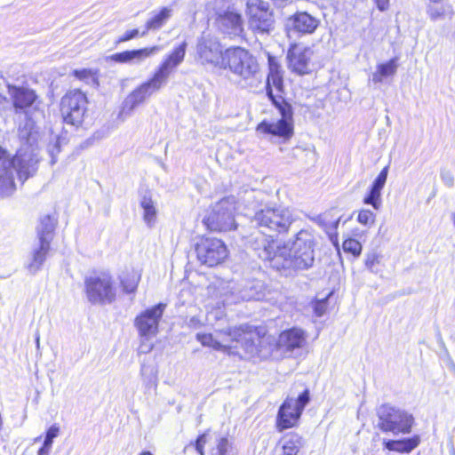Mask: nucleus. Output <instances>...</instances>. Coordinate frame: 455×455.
Returning <instances> with one entry per match:
<instances>
[{"label":"nucleus","instance_id":"nucleus-1","mask_svg":"<svg viewBox=\"0 0 455 455\" xmlns=\"http://www.w3.org/2000/svg\"><path fill=\"white\" fill-rule=\"evenodd\" d=\"M251 224L264 235L261 237L251 236L250 243L258 256L263 260H273L277 258L273 253L274 237L288 233L294 221L291 210L283 206H265L257 210L251 218Z\"/></svg>","mask_w":455,"mask_h":455},{"label":"nucleus","instance_id":"nucleus-2","mask_svg":"<svg viewBox=\"0 0 455 455\" xmlns=\"http://www.w3.org/2000/svg\"><path fill=\"white\" fill-rule=\"evenodd\" d=\"M20 138L26 140L16 155L0 162V196H11L15 190L13 172L23 183L37 171L40 161L37 147L35 146L36 137L27 129L20 131Z\"/></svg>","mask_w":455,"mask_h":455},{"label":"nucleus","instance_id":"nucleus-3","mask_svg":"<svg viewBox=\"0 0 455 455\" xmlns=\"http://www.w3.org/2000/svg\"><path fill=\"white\" fill-rule=\"evenodd\" d=\"M187 47L186 41L174 47L172 52L165 56L152 77L134 89L125 98L119 114L121 118L124 119L129 116L139 105L167 84L171 74L183 62Z\"/></svg>","mask_w":455,"mask_h":455},{"label":"nucleus","instance_id":"nucleus-4","mask_svg":"<svg viewBox=\"0 0 455 455\" xmlns=\"http://www.w3.org/2000/svg\"><path fill=\"white\" fill-rule=\"evenodd\" d=\"M288 258L285 264L297 270H305L313 267L316 240L314 233L308 229L299 231L291 242H288Z\"/></svg>","mask_w":455,"mask_h":455},{"label":"nucleus","instance_id":"nucleus-5","mask_svg":"<svg viewBox=\"0 0 455 455\" xmlns=\"http://www.w3.org/2000/svg\"><path fill=\"white\" fill-rule=\"evenodd\" d=\"M378 427L383 432H391L394 435H406L411 433L414 424L412 414L404 410L382 404L377 410Z\"/></svg>","mask_w":455,"mask_h":455},{"label":"nucleus","instance_id":"nucleus-6","mask_svg":"<svg viewBox=\"0 0 455 455\" xmlns=\"http://www.w3.org/2000/svg\"><path fill=\"white\" fill-rule=\"evenodd\" d=\"M165 307V304L159 303L136 316L134 325L142 339L140 345L142 353H148L152 350L153 344H148L147 342L150 341L158 333L159 321L164 315Z\"/></svg>","mask_w":455,"mask_h":455},{"label":"nucleus","instance_id":"nucleus-7","mask_svg":"<svg viewBox=\"0 0 455 455\" xmlns=\"http://www.w3.org/2000/svg\"><path fill=\"white\" fill-rule=\"evenodd\" d=\"M225 51L219 38L209 32H203L197 38L196 60L203 66L220 68L225 65Z\"/></svg>","mask_w":455,"mask_h":455},{"label":"nucleus","instance_id":"nucleus-8","mask_svg":"<svg viewBox=\"0 0 455 455\" xmlns=\"http://www.w3.org/2000/svg\"><path fill=\"white\" fill-rule=\"evenodd\" d=\"M86 297L94 305H107L115 301L116 291L110 275L102 273L85 278Z\"/></svg>","mask_w":455,"mask_h":455},{"label":"nucleus","instance_id":"nucleus-9","mask_svg":"<svg viewBox=\"0 0 455 455\" xmlns=\"http://www.w3.org/2000/svg\"><path fill=\"white\" fill-rule=\"evenodd\" d=\"M235 210L234 198H223L212 207L204 222L212 231L227 232L235 229Z\"/></svg>","mask_w":455,"mask_h":455},{"label":"nucleus","instance_id":"nucleus-10","mask_svg":"<svg viewBox=\"0 0 455 455\" xmlns=\"http://www.w3.org/2000/svg\"><path fill=\"white\" fill-rule=\"evenodd\" d=\"M310 401L308 389L304 390L298 398L287 397L279 407L276 416V428L279 432L297 426L301 414Z\"/></svg>","mask_w":455,"mask_h":455},{"label":"nucleus","instance_id":"nucleus-11","mask_svg":"<svg viewBox=\"0 0 455 455\" xmlns=\"http://www.w3.org/2000/svg\"><path fill=\"white\" fill-rule=\"evenodd\" d=\"M225 65L223 69L228 68L235 75L243 79H249L258 69L256 60L245 49L241 47H231L225 51Z\"/></svg>","mask_w":455,"mask_h":455},{"label":"nucleus","instance_id":"nucleus-12","mask_svg":"<svg viewBox=\"0 0 455 455\" xmlns=\"http://www.w3.org/2000/svg\"><path fill=\"white\" fill-rule=\"evenodd\" d=\"M274 106L278 109L282 118L276 123L263 121L258 124L257 131L283 139H290L293 135L291 106L284 99L280 98L274 100Z\"/></svg>","mask_w":455,"mask_h":455},{"label":"nucleus","instance_id":"nucleus-13","mask_svg":"<svg viewBox=\"0 0 455 455\" xmlns=\"http://www.w3.org/2000/svg\"><path fill=\"white\" fill-rule=\"evenodd\" d=\"M87 108L86 95L80 90L68 92L61 99L60 112L67 124L78 127Z\"/></svg>","mask_w":455,"mask_h":455},{"label":"nucleus","instance_id":"nucleus-14","mask_svg":"<svg viewBox=\"0 0 455 455\" xmlns=\"http://www.w3.org/2000/svg\"><path fill=\"white\" fill-rule=\"evenodd\" d=\"M246 13L250 28L259 34L274 29V19L269 5L262 0H247Z\"/></svg>","mask_w":455,"mask_h":455},{"label":"nucleus","instance_id":"nucleus-15","mask_svg":"<svg viewBox=\"0 0 455 455\" xmlns=\"http://www.w3.org/2000/svg\"><path fill=\"white\" fill-rule=\"evenodd\" d=\"M245 329H247V326L228 329L221 341L214 339L212 334L210 333H197L196 339L203 346L230 354L234 353L232 350L236 349L239 343L242 344L248 340Z\"/></svg>","mask_w":455,"mask_h":455},{"label":"nucleus","instance_id":"nucleus-16","mask_svg":"<svg viewBox=\"0 0 455 455\" xmlns=\"http://www.w3.org/2000/svg\"><path fill=\"white\" fill-rule=\"evenodd\" d=\"M196 251L198 260L208 267L217 266L228 257L227 246L217 238L201 239L196 244Z\"/></svg>","mask_w":455,"mask_h":455},{"label":"nucleus","instance_id":"nucleus-17","mask_svg":"<svg viewBox=\"0 0 455 455\" xmlns=\"http://www.w3.org/2000/svg\"><path fill=\"white\" fill-rule=\"evenodd\" d=\"M214 26L220 33L231 38L242 36L243 33V20L241 13L230 7L216 13Z\"/></svg>","mask_w":455,"mask_h":455},{"label":"nucleus","instance_id":"nucleus-18","mask_svg":"<svg viewBox=\"0 0 455 455\" xmlns=\"http://www.w3.org/2000/svg\"><path fill=\"white\" fill-rule=\"evenodd\" d=\"M318 26L319 20L305 12H296L285 22V29L289 37L312 34Z\"/></svg>","mask_w":455,"mask_h":455},{"label":"nucleus","instance_id":"nucleus-19","mask_svg":"<svg viewBox=\"0 0 455 455\" xmlns=\"http://www.w3.org/2000/svg\"><path fill=\"white\" fill-rule=\"evenodd\" d=\"M8 93L12 99L16 114H28L37 100L36 92L23 86L8 85Z\"/></svg>","mask_w":455,"mask_h":455},{"label":"nucleus","instance_id":"nucleus-20","mask_svg":"<svg viewBox=\"0 0 455 455\" xmlns=\"http://www.w3.org/2000/svg\"><path fill=\"white\" fill-rule=\"evenodd\" d=\"M312 51L309 48L299 45L291 46L287 53L289 68L299 75L310 72V60Z\"/></svg>","mask_w":455,"mask_h":455},{"label":"nucleus","instance_id":"nucleus-21","mask_svg":"<svg viewBox=\"0 0 455 455\" xmlns=\"http://www.w3.org/2000/svg\"><path fill=\"white\" fill-rule=\"evenodd\" d=\"M237 296L243 300H261L267 295V286L261 280H242L235 288Z\"/></svg>","mask_w":455,"mask_h":455},{"label":"nucleus","instance_id":"nucleus-22","mask_svg":"<svg viewBox=\"0 0 455 455\" xmlns=\"http://www.w3.org/2000/svg\"><path fill=\"white\" fill-rule=\"evenodd\" d=\"M267 94L274 104V100L283 99L281 95L283 89V76L280 66L269 59V73L267 78Z\"/></svg>","mask_w":455,"mask_h":455},{"label":"nucleus","instance_id":"nucleus-23","mask_svg":"<svg viewBox=\"0 0 455 455\" xmlns=\"http://www.w3.org/2000/svg\"><path fill=\"white\" fill-rule=\"evenodd\" d=\"M306 341L305 332L299 328L286 330L279 335L277 347L283 352H292L300 348Z\"/></svg>","mask_w":455,"mask_h":455},{"label":"nucleus","instance_id":"nucleus-24","mask_svg":"<svg viewBox=\"0 0 455 455\" xmlns=\"http://www.w3.org/2000/svg\"><path fill=\"white\" fill-rule=\"evenodd\" d=\"M160 50V46H153L149 48L124 51L111 55L110 59L119 63H140L145 59L158 52Z\"/></svg>","mask_w":455,"mask_h":455},{"label":"nucleus","instance_id":"nucleus-25","mask_svg":"<svg viewBox=\"0 0 455 455\" xmlns=\"http://www.w3.org/2000/svg\"><path fill=\"white\" fill-rule=\"evenodd\" d=\"M388 169L389 167L386 166L381 170L371 186L369 193L363 198V203L371 205L375 210H379L381 206V191L387 179Z\"/></svg>","mask_w":455,"mask_h":455},{"label":"nucleus","instance_id":"nucleus-26","mask_svg":"<svg viewBox=\"0 0 455 455\" xmlns=\"http://www.w3.org/2000/svg\"><path fill=\"white\" fill-rule=\"evenodd\" d=\"M50 249L51 243L47 242H37L31 251V258L27 265V267L30 273L36 274L38 270L41 269L47 258V255L49 254Z\"/></svg>","mask_w":455,"mask_h":455},{"label":"nucleus","instance_id":"nucleus-27","mask_svg":"<svg viewBox=\"0 0 455 455\" xmlns=\"http://www.w3.org/2000/svg\"><path fill=\"white\" fill-rule=\"evenodd\" d=\"M140 205L143 210V220L148 228L155 226L157 219L156 203L153 200L149 192L145 193L140 201Z\"/></svg>","mask_w":455,"mask_h":455},{"label":"nucleus","instance_id":"nucleus-28","mask_svg":"<svg viewBox=\"0 0 455 455\" xmlns=\"http://www.w3.org/2000/svg\"><path fill=\"white\" fill-rule=\"evenodd\" d=\"M420 443L419 435H416L410 438H403L401 440H387L384 441L383 444L388 451H397L401 453H409Z\"/></svg>","mask_w":455,"mask_h":455},{"label":"nucleus","instance_id":"nucleus-29","mask_svg":"<svg viewBox=\"0 0 455 455\" xmlns=\"http://www.w3.org/2000/svg\"><path fill=\"white\" fill-rule=\"evenodd\" d=\"M398 68V58L395 57L385 63L377 65L376 71L371 75L373 84H380L385 78L394 76Z\"/></svg>","mask_w":455,"mask_h":455},{"label":"nucleus","instance_id":"nucleus-30","mask_svg":"<svg viewBox=\"0 0 455 455\" xmlns=\"http://www.w3.org/2000/svg\"><path fill=\"white\" fill-rule=\"evenodd\" d=\"M57 220L51 215L43 216L40 223L36 228L37 238L40 242H47L51 243L53 239Z\"/></svg>","mask_w":455,"mask_h":455},{"label":"nucleus","instance_id":"nucleus-31","mask_svg":"<svg viewBox=\"0 0 455 455\" xmlns=\"http://www.w3.org/2000/svg\"><path fill=\"white\" fill-rule=\"evenodd\" d=\"M158 370L155 364L142 363L140 368V376L146 392L156 390L158 383Z\"/></svg>","mask_w":455,"mask_h":455},{"label":"nucleus","instance_id":"nucleus-32","mask_svg":"<svg viewBox=\"0 0 455 455\" xmlns=\"http://www.w3.org/2000/svg\"><path fill=\"white\" fill-rule=\"evenodd\" d=\"M172 16V9L169 7H163L161 11L157 13H155L147 22H146V30L142 32L141 36L147 35L149 30H158L160 29L166 21Z\"/></svg>","mask_w":455,"mask_h":455},{"label":"nucleus","instance_id":"nucleus-33","mask_svg":"<svg viewBox=\"0 0 455 455\" xmlns=\"http://www.w3.org/2000/svg\"><path fill=\"white\" fill-rule=\"evenodd\" d=\"M302 446V437L296 433H290L283 438V455H297Z\"/></svg>","mask_w":455,"mask_h":455},{"label":"nucleus","instance_id":"nucleus-34","mask_svg":"<svg viewBox=\"0 0 455 455\" xmlns=\"http://www.w3.org/2000/svg\"><path fill=\"white\" fill-rule=\"evenodd\" d=\"M452 12L451 5L444 2L428 4L427 6V13L433 21L444 19L446 16L451 15Z\"/></svg>","mask_w":455,"mask_h":455},{"label":"nucleus","instance_id":"nucleus-35","mask_svg":"<svg viewBox=\"0 0 455 455\" xmlns=\"http://www.w3.org/2000/svg\"><path fill=\"white\" fill-rule=\"evenodd\" d=\"M140 281V274L132 270L121 278V285L124 292L134 294Z\"/></svg>","mask_w":455,"mask_h":455},{"label":"nucleus","instance_id":"nucleus-36","mask_svg":"<svg viewBox=\"0 0 455 455\" xmlns=\"http://www.w3.org/2000/svg\"><path fill=\"white\" fill-rule=\"evenodd\" d=\"M211 455H237L232 443L227 437H220L216 442V446L212 449Z\"/></svg>","mask_w":455,"mask_h":455},{"label":"nucleus","instance_id":"nucleus-37","mask_svg":"<svg viewBox=\"0 0 455 455\" xmlns=\"http://www.w3.org/2000/svg\"><path fill=\"white\" fill-rule=\"evenodd\" d=\"M343 250L351 253L355 257H358L362 252V244L356 239L347 238L343 242Z\"/></svg>","mask_w":455,"mask_h":455},{"label":"nucleus","instance_id":"nucleus-38","mask_svg":"<svg viewBox=\"0 0 455 455\" xmlns=\"http://www.w3.org/2000/svg\"><path fill=\"white\" fill-rule=\"evenodd\" d=\"M376 215L370 210L363 209L358 212L357 221L364 227L371 228L375 223Z\"/></svg>","mask_w":455,"mask_h":455},{"label":"nucleus","instance_id":"nucleus-39","mask_svg":"<svg viewBox=\"0 0 455 455\" xmlns=\"http://www.w3.org/2000/svg\"><path fill=\"white\" fill-rule=\"evenodd\" d=\"M73 75L79 80L85 81L87 84L95 83L97 81L96 73L92 69H76L73 71Z\"/></svg>","mask_w":455,"mask_h":455},{"label":"nucleus","instance_id":"nucleus-40","mask_svg":"<svg viewBox=\"0 0 455 455\" xmlns=\"http://www.w3.org/2000/svg\"><path fill=\"white\" fill-rule=\"evenodd\" d=\"M312 307L314 313L315 314L316 316H323L325 314L328 307V297L315 299V301L312 302Z\"/></svg>","mask_w":455,"mask_h":455},{"label":"nucleus","instance_id":"nucleus-41","mask_svg":"<svg viewBox=\"0 0 455 455\" xmlns=\"http://www.w3.org/2000/svg\"><path fill=\"white\" fill-rule=\"evenodd\" d=\"M207 433L200 435L195 443H191L190 445H194L196 451L199 455H205L204 446L207 443Z\"/></svg>","mask_w":455,"mask_h":455},{"label":"nucleus","instance_id":"nucleus-42","mask_svg":"<svg viewBox=\"0 0 455 455\" xmlns=\"http://www.w3.org/2000/svg\"><path fill=\"white\" fill-rule=\"evenodd\" d=\"M59 433L60 427L57 424L52 425L46 432L44 443L52 446L53 439L59 435Z\"/></svg>","mask_w":455,"mask_h":455},{"label":"nucleus","instance_id":"nucleus-43","mask_svg":"<svg viewBox=\"0 0 455 455\" xmlns=\"http://www.w3.org/2000/svg\"><path fill=\"white\" fill-rule=\"evenodd\" d=\"M60 144H61V140H60V138L58 137L55 139V142L53 145H49L48 151L52 157V159H51L52 164H54L57 162L56 156L60 151Z\"/></svg>","mask_w":455,"mask_h":455},{"label":"nucleus","instance_id":"nucleus-44","mask_svg":"<svg viewBox=\"0 0 455 455\" xmlns=\"http://www.w3.org/2000/svg\"><path fill=\"white\" fill-rule=\"evenodd\" d=\"M379 263V257L376 252L368 253L365 259V266L371 272H375V266Z\"/></svg>","mask_w":455,"mask_h":455},{"label":"nucleus","instance_id":"nucleus-45","mask_svg":"<svg viewBox=\"0 0 455 455\" xmlns=\"http://www.w3.org/2000/svg\"><path fill=\"white\" fill-rule=\"evenodd\" d=\"M259 194H260L259 192H257V191H255V190H253V189H251V190H246V191L244 192L243 196V197H241V200H242L244 204H248V205H251V204H254V201L258 200V198H259Z\"/></svg>","mask_w":455,"mask_h":455},{"label":"nucleus","instance_id":"nucleus-46","mask_svg":"<svg viewBox=\"0 0 455 455\" xmlns=\"http://www.w3.org/2000/svg\"><path fill=\"white\" fill-rule=\"evenodd\" d=\"M140 32L138 29H132L126 31L123 36H121L117 41L116 44L124 43L129 40H132L139 36Z\"/></svg>","mask_w":455,"mask_h":455},{"label":"nucleus","instance_id":"nucleus-47","mask_svg":"<svg viewBox=\"0 0 455 455\" xmlns=\"http://www.w3.org/2000/svg\"><path fill=\"white\" fill-rule=\"evenodd\" d=\"M441 179L443 183L448 187L451 188L454 185V177L452 173L449 171L442 172L441 173Z\"/></svg>","mask_w":455,"mask_h":455},{"label":"nucleus","instance_id":"nucleus-48","mask_svg":"<svg viewBox=\"0 0 455 455\" xmlns=\"http://www.w3.org/2000/svg\"><path fill=\"white\" fill-rule=\"evenodd\" d=\"M187 325L190 328H194V329H196V328H199L201 325H202V322L200 320V318L196 315H194V316H191L188 321H187Z\"/></svg>","mask_w":455,"mask_h":455},{"label":"nucleus","instance_id":"nucleus-49","mask_svg":"<svg viewBox=\"0 0 455 455\" xmlns=\"http://www.w3.org/2000/svg\"><path fill=\"white\" fill-rule=\"evenodd\" d=\"M52 450V446L47 443H43L42 447L38 450L37 455H49Z\"/></svg>","mask_w":455,"mask_h":455},{"label":"nucleus","instance_id":"nucleus-50","mask_svg":"<svg viewBox=\"0 0 455 455\" xmlns=\"http://www.w3.org/2000/svg\"><path fill=\"white\" fill-rule=\"evenodd\" d=\"M389 0H376L377 6L380 11H385L388 6Z\"/></svg>","mask_w":455,"mask_h":455},{"label":"nucleus","instance_id":"nucleus-51","mask_svg":"<svg viewBox=\"0 0 455 455\" xmlns=\"http://www.w3.org/2000/svg\"><path fill=\"white\" fill-rule=\"evenodd\" d=\"M11 158L7 151L0 146V162Z\"/></svg>","mask_w":455,"mask_h":455},{"label":"nucleus","instance_id":"nucleus-52","mask_svg":"<svg viewBox=\"0 0 455 455\" xmlns=\"http://www.w3.org/2000/svg\"><path fill=\"white\" fill-rule=\"evenodd\" d=\"M35 339H36V348L39 349L40 348V334H39L38 331H36Z\"/></svg>","mask_w":455,"mask_h":455},{"label":"nucleus","instance_id":"nucleus-53","mask_svg":"<svg viewBox=\"0 0 455 455\" xmlns=\"http://www.w3.org/2000/svg\"><path fill=\"white\" fill-rule=\"evenodd\" d=\"M275 2V4L279 6L284 4L286 2H288L289 0H274Z\"/></svg>","mask_w":455,"mask_h":455},{"label":"nucleus","instance_id":"nucleus-54","mask_svg":"<svg viewBox=\"0 0 455 455\" xmlns=\"http://www.w3.org/2000/svg\"><path fill=\"white\" fill-rule=\"evenodd\" d=\"M441 2H443V0H429V4H436Z\"/></svg>","mask_w":455,"mask_h":455},{"label":"nucleus","instance_id":"nucleus-55","mask_svg":"<svg viewBox=\"0 0 455 455\" xmlns=\"http://www.w3.org/2000/svg\"><path fill=\"white\" fill-rule=\"evenodd\" d=\"M339 221H340V219H338V220L334 222V228H338Z\"/></svg>","mask_w":455,"mask_h":455},{"label":"nucleus","instance_id":"nucleus-56","mask_svg":"<svg viewBox=\"0 0 455 455\" xmlns=\"http://www.w3.org/2000/svg\"><path fill=\"white\" fill-rule=\"evenodd\" d=\"M140 455H153L150 451H142Z\"/></svg>","mask_w":455,"mask_h":455},{"label":"nucleus","instance_id":"nucleus-57","mask_svg":"<svg viewBox=\"0 0 455 455\" xmlns=\"http://www.w3.org/2000/svg\"><path fill=\"white\" fill-rule=\"evenodd\" d=\"M452 221H453V224H454V226H455V214H454V215H453V217H452Z\"/></svg>","mask_w":455,"mask_h":455}]
</instances>
